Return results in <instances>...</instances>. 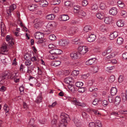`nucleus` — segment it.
Segmentation results:
<instances>
[{
    "label": "nucleus",
    "instance_id": "f257e3e1",
    "mask_svg": "<svg viewBox=\"0 0 127 127\" xmlns=\"http://www.w3.org/2000/svg\"><path fill=\"white\" fill-rule=\"evenodd\" d=\"M60 117L62 120L59 124V127H66L67 121L70 119L68 115L66 114L62 113H61Z\"/></svg>",
    "mask_w": 127,
    "mask_h": 127
},
{
    "label": "nucleus",
    "instance_id": "f03ea898",
    "mask_svg": "<svg viewBox=\"0 0 127 127\" xmlns=\"http://www.w3.org/2000/svg\"><path fill=\"white\" fill-rule=\"evenodd\" d=\"M16 75V73H13L11 75L10 73L6 72L2 74L1 77L2 80H7L11 78L12 77H15Z\"/></svg>",
    "mask_w": 127,
    "mask_h": 127
},
{
    "label": "nucleus",
    "instance_id": "7ed1b4c3",
    "mask_svg": "<svg viewBox=\"0 0 127 127\" xmlns=\"http://www.w3.org/2000/svg\"><path fill=\"white\" fill-rule=\"evenodd\" d=\"M75 125L77 127H81L82 126V120L79 118H74L73 119Z\"/></svg>",
    "mask_w": 127,
    "mask_h": 127
},
{
    "label": "nucleus",
    "instance_id": "20e7f679",
    "mask_svg": "<svg viewBox=\"0 0 127 127\" xmlns=\"http://www.w3.org/2000/svg\"><path fill=\"white\" fill-rule=\"evenodd\" d=\"M88 51L87 48L86 47L83 46H80L79 49V51L78 52L79 53V55H83L86 53Z\"/></svg>",
    "mask_w": 127,
    "mask_h": 127
},
{
    "label": "nucleus",
    "instance_id": "39448f33",
    "mask_svg": "<svg viewBox=\"0 0 127 127\" xmlns=\"http://www.w3.org/2000/svg\"><path fill=\"white\" fill-rule=\"evenodd\" d=\"M16 8V6L15 4H12L9 7V9L7 10V13L9 16H10L11 15V12L13 11Z\"/></svg>",
    "mask_w": 127,
    "mask_h": 127
},
{
    "label": "nucleus",
    "instance_id": "423d86ee",
    "mask_svg": "<svg viewBox=\"0 0 127 127\" xmlns=\"http://www.w3.org/2000/svg\"><path fill=\"white\" fill-rule=\"evenodd\" d=\"M42 22V21L39 18L35 19L34 21V27L36 29L40 27L41 25Z\"/></svg>",
    "mask_w": 127,
    "mask_h": 127
},
{
    "label": "nucleus",
    "instance_id": "0eeeda50",
    "mask_svg": "<svg viewBox=\"0 0 127 127\" xmlns=\"http://www.w3.org/2000/svg\"><path fill=\"white\" fill-rule=\"evenodd\" d=\"M69 43L68 40L67 39L60 40L59 42V45L63 46L67 45Z\"/></svg>",
    "mask_w": 127,
    "mask_h": 127
},
{
    "label": "nucleus",
    "instance_id": "6e6552de",
    "mask_svg": "<svg viewBox=\"0 0 127 127\" xmlns=\"http://www.w3.org/2000/svg\"><path fill=\"white\" fill-rule=\"evenodd\" d=\"M78 28L77 27H72L70 28L68 31V34L70 35H72L75 33L77 31Z\"/></svg>",
    "mask_w": 127,
    "mask_h": 127
},
{
    "label": "nucleus",
    "instance_id": "1a4fd4ad",
    "mask_svg": "<svg viewBox=\"0 0 127 127\" xmlns=\"http://www.w3.org/2000/svg\"><path fill=\"white\" fill-rule=\"evenodd\" d=\"M62 52V51L61 50L58 49H53L49 51L50 54H53L54 55H58L61 54Z\"/></svg>",
    "mask_w": 127,
    "mask_h": 127
},
{
    "label": "nucleus",
    "instance_id": "9d476101",
    "mask_svg": "<svg viewBox=\"0 0 127 127\" xmlns=\"http://www.w3.org/2000/svg\"><path fill=\"white\" fill-rule=\"evenodd\" d=\"M34 36L35 38L39 39L43 38L44 34L43 33L37 32L34 33Z\"/></svg>",
    "mask_w": 127,
    "mask_h": 127
},
{
    "label": "nucleus",
    "instance_id": "9b49d317",
    "mask_svg": "<svg viewBox=\"0 0 127 127\" xmlns=\"http://www.w3.org/2000/svg\"><path fill=\"white\" fill-rule=\"evenodd\" d=\"M117 9L115 7H113L110 10L109 13L110 14L113 16H115L117 14Z\"/></svg>",
    "mask_w": 127,
    "mask_h": 127
},
{
    "label": "nucleus",
    "instance_id": "f8f14e48",
    "mask_svg": "<svg viewBox=\"0 0 127 127\" xmlns=\"http://www.w3.org/2000/svg\"><path fill=\"white\" fill-rule=\"evenodd\" d=\"M70 56L71 59H75L78 58L80 56L78 52H72L70 54Z\"/></svg>",
    "mask_w": 127,
    "mask_h": 127
},
{
    "label": "nucleus",
    "instance_id": "ddd939ff",
    "mask_svg": "<svg viewBox=\"0 0 127 127\" xmlns=\"http://www.w3.org/2000/svg\"><path fill=\"white\" fill-rule=\"evenodd\" d=\"M71 98L70 101L72 102V103L75 105L76 106L82 105L81 103L79 102L78 100H77L76 98Z\"/></svg>",
    "mask_w": 127,
    "mask_h": 127
},
{
    "label": "nucleus",
    "instance_id": "4468645a",
    "mask_svg": "<svg viewBox=\"0 0 127 127\" xmlns=\"http://www.w3.org/2000/svg\"><path fill=\"white\" fill-rule=\"evenodd\" d=\"M96 38V35L94 34H91L88 38L87 40L89 42H92L94 41Z\"/></svg>",
    "mask_w": 127,
    "mask_h": 127
},
{
    "label": "nucleus",
    "instance_id": "2eb2a0df",
    "mask_svg": "<svg viewBox=\"0 0 127 127\" xmlns=\"http://www.w3.org/2000/svg\"><path fill=\"white\" fill-rule=\"evenodd\" d=\"M96 60V58H93L89 59L86 62V64L87 65H90L93 64Z\"/></svg>",
    "mask_w": 127,
    "mask_h": 127
},
{
    "label": "nucleus",
    "instance_id": "dca6fc26",
    "mask_svg": "<svg viewBox=\"0 0 127 127\" xmlns=\"http://www.w3.org/2000/svg\"><path fill=\"white\" fill-rule=\"evenodd\" d=\"M105 14L102 12H99L96 14V16L98 18L102 19L104 18Z\"/></svg>",
    "mask_w": 127,
    "mask_h": 127
},
{
    "label": "nucleus",
    "instance_id": "f3484780",
    "mask_svg": "<svg viewBox=\"0 0 127 127\" xmlns=\"http://www.w3.org/2000/svg\"><path fill=\"white\" fill-rule=\"evenodd\" d=\"M72 43L76 44H78L79 45H80L81 43H82V42L78 38H74L72 39Z\"/></svg>",
    "mask_w": 127,
    "mask_h": 127
},
{
    "label": "nucleus",
    "instance_id": "a211bd4d",
    "mask_svg": "<svg viewBox=\"0 0 127 127\" xmlns=\"http://www.w3.org/2000/svg\"><path fill=\"white\" fill-rule=\"evenodd\" d=\"M121 96L124 102L127 101V91H126L125 92L122 93L121 94Z\"/></svg>",
    "mask_w": 127,
    "mask_h": 127
},
{
    "label": "nucleus",
    "instance_id": "6ab92c4d",
    "mask_svg": "<svg viewBox=\"0 0 127 127\" xmlns=\"http://www.w3.org/2000/svg\"><path fill=\"white\" fill-rule=\"evenodd\" d=\"M60 18L62 21H65L69 19V17L67 14H63L61 15Z\"/></svg>",
    "mask_w": 127,
    "mask_h": 127
},
{
    "label": "nucleus",
    "instance_id": "aec40b11",
    "mask_svg": "<svg viewBox=\"0 0 127 127\" xmlns=\"http://www.w3.org/2000/svg\"><path fill=\"white\" fill-rule=\"evenodd\" d=\"M118 35V33L117 32H115L111 33L109 36V38L111 40L114 39Z\"/></svg>",
    "mask_w": 127,
    "mask_h": 127
},
{
    "label": "nucleus",
    "instance_id": "412c9836",
    "mask_svg": "<svg viewBox=\"0 0 127 127\" xmlns=\"http://www.w3.org/2000/svg\"><path fill=\"white\" fill-rule=\"evenodd\" d=\"M61 64V62L60 61H55L52 62L50 64L52 66H57L60 65Z\"/></svg>",
    "mask_w": 127,
    "mask_h": 127
},
{
    "label": "nucleus",
    "instance_id": "4be33fe9",
    "mask_svg": "<svg viewBox=\"0 0 127 127\" xmlns=\"http://www.w3.org/2000/svg\"><path fill=\"white\" fill-rule=\"evenodd\" d=\"M56 25V23L55 22L52 21L48 23L46 26L47 28H52L55 27Z\"/></svg>",
    "mask_w": 127,
    "mask_h": 127
},
{
    "label": "nucleus",
    "instance_id": "5701e85b",
    "mask_svg": "<svg viewBox=\"0 0 127 127\" xmlns=\"http://www.w3.org/2000/svg\"><path fill=\"white\" fill-rule=\"evenodd\" d=\"M41 95V94H40L36 98L35 102L36 103L39 104L42 102V97Z\"/></svg>",
    "mask_w": 127,
    "mask_h": 127
},
{
    "label": "nucleus",
    "instance_id": "b1692460",
    "mask_svg": "<svg viewBox=\"0 0 127 127\" xmlns=\"http://www.w3.org/2000/svg\"><path fill=\"white\" fill-rule=\"evenodd\" d=\"M117 90L116 87H112L110 91V93L111 95L113 96L115 95L117 93Z\"/></svg>",
    "mask_w": 127,
    "mask_h": 127
},
{
    "label": "nucleus",
    "instance_id": "393cba45",
    "mask_svg": "<svg viewBox=\"0 0 127 127\" xmlns=\"http://www.w3.org/2000/svg\"><path fill=\"white\" fill-rule=\"evenodd\" d=\"M121 101L120 97L119 96H117L114 99V103L116 105H119Z\"/></svg>",
    "mask_w": 127,
    "mask_h": 127
},
{
    "label": "nucleus",
    "instance_id": "a878e982",
    "mask_svg": "<svg viewBox=\"0 0 127 127\" xmlns=\"http://www.w3.org/2000/svg\"><path fill=\"white\" fill-rule=\"evenodd\" d=\"M92 27L90 25H87L85 27L84 29V31L86 32L91 31L92 29Z\"/></svg>",
    "mask_w": 127,
    "mask_h": 127
},
{
    "label": "nucleus",
    "instance_id": "bb28decb",
    "mask_svg": "<svg viewBox=\"0 0 127 127\" xmlns=\"http://www.w3.org/2000/svg\"><path fill=\"white\" fill-rule=\"evenodd\" d=\"M80 8L81 7L79 5L74 6L73 7L74 12V13H76L79 12L80 11Z\"/></svg>",
    "mask_w": 127,
    "mask_h": 127
},
{
    "label": "nucleus",
    "instance_id": "cd10ccee",
    "mask_svg": "<svg viewBox=\"0 0 127 127\" xmlns=\"http://www.w3.org/2000/svg\"><path fill=\"white\" fill-rule=\"evenodd\" d=\"M72 78L70 77H68L65 78L64 80V81L67 84H69L72 82Z\"/></svg>",
    "mask_w": 127,
    "mask_h": 127
},
{
    "label": "nucleus",
    "instance_id": "c85d7f7f",
    "mask_svg": "<svg viewBox=\"0 0 127 127\" xmlns=\"http://www.w3.org/2000/svg\"><path fill=\"white\" fill-rule=\"evenodd\" d=\"M116 24L118 26L120 27H123L124 24L123 22L121 20L118 21L116 23Z\"/></svg>",
    "mask_w": 127,
    "mask_h": 127
},
{
    "label": "nucleus",
    "instance_id": "c756f323",
    "mask_svg": "<svg viewBox=\"0 0 127 127\" xmlns=\"http://www.w3.org/2000/svg\"><path fill=\"white\" fill-rule=\"evenodd\" d=\"M95 120V127H101L102 125L101 122L99 120Z\"/></svg>",
    "mask_w": 127,
    "mask_h": 127
},
{
    "label": "nucleus",
    "instance_id": "7c9ffc66",
    "mask_svg": "<svg viewBox=\"0 0 127 127\" xmlns=\"http://www.w3.org/2000/svg\"><path fill=\"white\" fill-rule=\"evenodd\" d=\"M124 40L122 37H119L117 40V43L120 45H121L123 43Z\"/></svg>",
    "mask_w": 127,
    "mask_h": 127
},
{
    "label": "nucleus",
    "instance_id": "2f4dec72",
    "mask_svg": "<svg viewBox=\"0 0 127 127\" xmlns=\"http://www.w3.org/2000/svg\"><path fill=\"white\" fill-rule=\"evenodd\" d=\"M46 17L48 20H53L55 18V16L53 14H51L47 15Z\"/></svg>",
    "mask_w": 127,
    "mask_h": 127
},
{
    "label": "nucleus",
    "instance_id": "473e14b6",
    "mask_svg": "<svg viewBox=\"0 0 127 127\" xmlns=\"http://www.w3.org/2000/svg\"><path fill=\"white\" fill-rule=\"evenodd\" d=\"M98 6L96 4L92 5L91 8V10L93 11H95L97 10L98 9Z\"/></svg>",
    "mask_w": 127,
    "mask_h": 127
},
{
    "label": "nucleus",
    "instance_id": "72a5a7b5",
    "mask_svg": "<svg viewBox=\"0 0 127 127\" xmlns=\"http://www.w3.org/2000/svg\"><path fill=\"white\" fill-rule=\"evenodd\" d=\"M49 56V58L51 60H54L56 59L58 57V55H54L53 54H50Z\"/></svg>",
    "mask_w": 127,
    "mask_h": 127
},
{
    "label": "nucleus",
    "instance_id": "f704fd0d",
    "mask_svg": "<svg viewBox=\"0 0 127 127\" xmlns=\"http://www.w3.org/2000/svg\"><path fill=\"white\" fill-rule=\"evenodd\" d=\"M60 0H54L51 2V4L53 5L58 4L60 2Z\"/></svg>",
    "mask_w": 127,
    "mask_h": 127
},
{
    "label": "nucleus",
    "instance_id": "c9c22d12",
    "mask_svg": "<svg viewBox=\"0 0 127 127\" xmlns=\"http://www.w3.org/2000/svg\"><path fill=\"white\" fill-rule=\"evenodd\" d=\"M109 102L110 103H114V99L112 95L108 96V97Z\"/></svg>",
    "mask_w": 127,
    "mask_h": 127
},
{
    "label": "nucleus",
    "instance_id": "e433bc0d",
    "mask_svg": "<svg viewBox=\"0 0 127 127\" xmlns=\"http://www.w3.org/2000/svg\"><path fill=\"white\" fill-rule=\"evenodd\" d=\"M111 19L109 17H107L105 18L104 20V22L106 24H109L111 21Z\"/></svg>",
    "mask_w": 127,
    "mask_h": 127
},
{
    "label": "nucleus",
    "instance_id": "4c0bfd02",
    "mask_svg": "<svg viewBox=\"0 0 127 127\" xmlns=\"http://www.w3.org/2000/svg\"><path fill=\"white\" fill-rule=\"evenodd\" d=\"M4 56H0V61L3 63L5 64L6 63V61H5V58L4 56V55L2 53Z\"/></svg>",
    "mask_w": 127,
    "mask_h": 127
},
{
    "label": "nucleus",
    "instance_id": "58836bf2",
    "mask_svg": "<svg viewBox=\"0 0 127 127\" xmlns=\"http://www.w3.org/2000/svg\"><path fill=\"white\" fill-rule=\"evenodd\" d=\"M3 108L6 113H8L9 110V108L8 106L6 104H5L3 106Z\"/></svg>",
    "mask_w": 127,
    "mask_h": 127
},
{
    "label": "nucleus",
    "instance_id": "ea45409f",
    "mask_svg": "<svg viewBox=\"0 0 127 127\" xmlns=\"http://www.w3.org/2000/svg\"><path fill=\"white\" fill-rule=\"evenodd\" d=\"M57 120L55 119H53L51 122V124L53 127H56L57 126Z\"/></svg>",
    "mask_w": 127,
    "mask_h": 127
},
{
    "label": "nucleus",
    "instance_id": "a19ab883",
    "mask_svg": "<svg viewBox=\"0 0 127 127\" xmlns=\"http://www.w3.org/2000/svg\"><path fill=\"white\" fill-rule=\"evenodd\" d=\"M75 85L76 87L80 88L83 86V83L82 82H78L76 83Z\"/></svg>",
    "mask_w": 127,
    "mask_h": 127
},
{
    "label": "nucleus",
    "instance_id": "79ce46f5",
    "mask_svg": "<svg viewBox=\"0 0 127 127\" xmlns=\"http://www.w3.org/2000/svg\"><path fill=\"white\" fill-rule=\"evenodd\" d=\"M100 29L102 32H104L106 30V27L104 25H101L100 27Z\"/></svg>",
    "mask_w": 127,
    "mask_h": 127
},
{
    "label": "nucleus",
    "instance_id": "37998d69",
    "mask_svg": "<svg viewBox=\"0 0 127 127\" xmlns=\"http://www.w3.org/2000/svg\"><path fill=\"white\" fill-rule=\"evenodd\" d=\"M115 68L114 66H108L106 68V70L108 72H110L111 71Z\"/></svg>",
    "mask_w": 127,
    "mask_h": 127
},
{
    "label": "nucleus",
    "instance_id": "c03bdc74",
    "mask_svg": "<svg viewBox=\"0 0 127 127\" xmlns=\"http://www.w3.org/2000/svg\"><path fill=\"white\" fill-rule=\"evenodd\" d=\"M117 4L118 6L122 8L124 6V4L120 0L118 1Z\"/></svg>",
    "mask_w": 127,
    "mask_h": 127
},
{
    "label": "nucleus",
    "instance_id": "a18cd8bd",
    "mask_svg": "<svg viewBox=\"0 0 127 127\" xmlns=\"http://www.w3.org/2000/svg\"><path fill=\"white\" fill-rule=\"evenodd\" d=\"M68 89H69L70 90L73 92H74L75 90V89L74 88V86L71 85H69L68 86Z\"/></svg>",
    "mask_w": 127,
    "mask_h": 127
},
{
    "label": "nucleus",
    "instance_id": "49530a36",
    "mask_svg": "<svg viewBox=\"0 0 127 127\" xmlns=\"http://www.w3.org/2000/svg\"><path fill=\"white\" fill-rule=\"evenodd\" d=\"M1 32H2L6 30V27L4 24L2 23L0 25Z\"/></svg>",
    "mask_w": 127,
    "mask_h": 127
},
{
    "label": "nucleus",
    "instance_id": "de8ad7c7",
    "mask_svg": "<svg viewBox=\"0 0 127 127\" xmlns=\"http://www.w3.org/2000/svg\"><path fill=\"white\" fill-rule=\"evenodd\" d=\"M49 39L52 40H54L56 39V36L54 34H51L49 36Z\"/></svg>",
    "mask_w": 127,
    "mask_h": 127
},
{
    "label": "nucleus",
    "instance_id": "09e8293b",
    "mask_svg": "<svg viewBox=\"0 0 127 127\" xmlns=\"http://www.w3.org/2000/svg\"><path fill=\"white\" fill-rule=\"evenodd\" d=\"M115 79V77L114 76L111 75L110 77L109 81L110 82L112 83L114 81Z\"/></svg>",
    "mask_w": 127,
    "mask_h": 127
},
{
    "label": "nucleus",
    "instance_id": "8fccbe9b",
    "mask_svg": "<svg viewBox=\"0 0 127 127\" xmlns=\"http://www.w3.org/2000/svg\"><path fill=\"white\" fill-rule=\"evenodd\" d=\"M41 2L42 3V5L43 7H46L48 5V3L46 0H42Z\"/></svg>",
    "mask_w": 127,
    "mask_h": 127
},
{
    "label": "nucleus",
    "instance_id": "3c124183",
    "mask_svg": "<svg viewBox=\"0 0 127 127\" xmlns=\"http://www.w3.org/2000/svg\"><path fill=\"white\" fill-rule=\"evenodd\" d=\"M7 47L6 45H4L2 46L1 48V50L2 51L4 52H5L7 51Z\"/></svg>",
    "mask_w": 127,
    "mask_h": 127
},
{
    "label": "nucleus",
    "instance_id": "603ef678",
    "mask_svg": "<svg viewBox=\"0 0 127 127\" xmlns=\"http://www.w3.org/2000/svg\"><path fill=\"white\" fill-rule=\"evenodd\" d=\"M82 116L83 118L86 119L89 116L88 114H87L86 112H84L82 113Z\"/></svg>",
    "mask_w": 127,
    "mask_h": 127
},
{
    "label": "nucleus",
    "instance_id": "864d4df0",
    "mask_svg": "<svg viewBox=\"0 0 127 127\" xmlns=\"http://www.w3.org/2000/svg\"><path fill=\"white\" fill-rule=\"evenodd\" d=\"M25 66L23 65L22 64H21L20 66V71H22L23 72H25Z\"/></svg>",
    "mask_w": 127,
    "mask_h": 127
},
{
    "label": "nucleus",
    "instance_id": "5fc2aeb1",
    "mask_svg": "<svg viewBox=\"0 0 127 127\" xmlns=\"http://www.w3.org/2000/svg\"><path fill=\"white\" fill-rule=\"evenodd\" d=\"M85 90V88H80L78 89V92L80 93H83L84 92Z\"/></svg>",
    "mask_w": 127,
    "mask_h": 127
},
{
    "label": "nucleus",
    "instance_id": "6e6d98bb",
    "mask_svg": "<svg viewBox=\"0 0 127 127\" xmlns=\"http://www.w3.org/2000/svg\"><path fill=\"white\" fill-rule=\"evenodd\" d=\"M100 42L101 43H103L104 42L106 41V38L105 37H101L100 39Z\"/></svg>",
    "mask_w": 127,
    "mask_h": 127
},
{
    "label": "nucleus",
    "instance_id": "4d7b16f0",
    "mask_svg": "<svg viewBox=\"0 0 127 127\" xmlns=\"http://www.w3.org/2000/svg\"><path fill=\"white\" fill-rule=\"evenodd\" d=\"M89 90L91 92H95L97 90V89L95 88L94 87H92L89 88Z\"/></svg>",
    "mask_w": 127,
    "mask_h": 127
},
{
    "label": "nucleus",
    "instance_id": "13d9d810",
    "mask_svg": "<svg viewBox=\"0 0 127 127\" xmlns=\"http://www.w3.org/2000/svg\"><path fill=\"white\" fill-rule=\"evenodd\" d=\"M100 7L101 9H104L106 8V5L104 3H102L100 4Z\"/></svg>",
    "mask_w": 127,
    "mask_h": 127
},
{
    "label": "nucleus",
    "instance_id": "bf43d9fd",
    "mask_svg": "<svg viewBox=\"0 0 127 127\" xmlns=\"http://www.w3.org/2000/svg\"><path fill=\"white\" fill-rule=\"evenodd\" d=\"M115 54L114 52H112L111 54L107 56V59H109L110 58H113L115 56Z\"/></svg>",
    "mask_w": 127,
    "mask_h": 127
},
{
    "label": "nucleus",
    "instance_id": "052dcab7",
    "mask_svg": "<svg viewBox=\"0 0 127 127\" xmlns=\"http://www.w3.org/2000/svg\"><path fill=\"white\" fill-rule=\"evenodd\" d=\"M71 2L70 1H67L65 2L64 3L65 5L67 7L70 6Z\"/></svg>",
    "mask_w": 127,
    "mask_h": 127
},
{
    "label": "nucleus",
    "instance_id": "680f3d73",
    "mask_svg": "<svg viewBox=\"0 0 127 127\" xmlns=\"http://www.w3.org/2000/svg\"><path fill=\"white\" fill-rule=\"evenodd\" d=\"M108 102L107 100H104L102 102V104L103 106H107L108 104Z\"/></svg>",
    "mask_w": 127,
    "mask_h": 127
},
{
    "label": "nucleus",
    "instance_id": "e2e57ef3",
    "mask_svg": "<svg viewBox=\"0 0 127 127\" xmlns=\"http://www.w3.org/2000/svg\"><path fill=\"white\" fill-rule=\"evenodd\" d=\"M112 48L111 46H109L107 47L105 50L108 54L110 53L112 51Z\"/></svg>",
    "mask_w": 127,
    "mask_h": 127
},
{
    "label": "nucleus",
    "instance_id": "0e129e2a",
    "mask_svg": "<svg viewBox=\"0 0 127 127\" xmlns=\"http://www.w3.org/2000/svg\"><path fill=\"white\" fill-rule=\"evenodd\" d=\"M31 61L30 60H27L25 62V65L27 66L30 65L31 64Z\"/></svg>",
    "mask_w": 127,
    "mask_h": 127
},
{
    "label": "nucleus",
    "instance_id": "69168bd1",
    "mask_svg": "<svg viewBox=\"0 0 127 127\" xmlns=\"http://www.w3.org/2000/svg\"><path fill=\"white\" fill-rule=\"evenodd\" d=\"M79 12V14L82 16H84L86 15V13L83 11H80Z\"/></svg>",
    "mask_w": 127,
    "mask_h": 127
},
{
    "label": "nucleus",
    "instance_id": "338daca9",
    "mask_svg": "<svg viewBox=\"0 0 127 127\" xmlns=\"http://www.w3.org/2000/svg\"><path fill=\"white\" fill-rule=\"evenodd\" d=\"M89 127H95V123L94 122H91L89 123Z\"/></svg>",
    "mask_w": 127,
    "mask_h": 127
},
{
    "label": "nucleus",
    "instance_id": "774afa93",
    "mask_svg": "<svg viewBox=\"0 0 127 127\" xmlns=\"http://www.w3.org/2000/svg\"><path fill=\"white\" fill-rule=\"evenodd\" d=\"M124 59L127 60V53H125L123 54L122 56Z\"/></svg>",
    "mask_w": 127,
    "mask_h": 127
}]
</instances>
